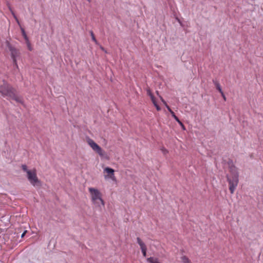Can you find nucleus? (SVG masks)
Instances as JSON below:
<instances>
[{"label": "nucleus", "mask_w": 263, "mask_h": 263, "mask_svg": "<svg viewBox=\"0 0 263 263\" xmlns=\"http://www.w3.org/2000/svg\"><path fill=\"white\" fill-rule=\"evenodd\" d=\"M24 39H25V40L26 41V43H27L30 42L29 40V38L28 37L27 35L25 36V37H24Z\"/></svg>", "instance_id": "nucleus-24"}, {"label": "nucleus", "mask_w": 263, "mask_h": 263, "mask_svg": "<svg viewBox=\"0 0 263 263\" xmlns=\"http://www.w3.org/2000/svg\"><path fill=\"white\" fill-rule=\"evenodd\" d=\"M12 14H13V15L14 18H15V20H16V18H17V17H16V16L15 15V14H14V13H13V12H12Z\"/></svg>", "instance_id": "nucleus-29"}, {"label": "nucleus", "mask_w": 263, "mask_h": 263, "mask_svg": "<svg viewBox=\"0 0 263 263\" xmlns=\"http://www.w3.org/2000/svg\"><path fill=\"white\" fill-rule=\"evenodd\" d=\"M90 34L91 36L92 40L96 44L98 45L99 44L98 42L96 40V39L95 36V35L93 34V32L92 30L90 31Z\"/></svg>", "instance_id": "nucleus-15"}, {"label": "nucleus", "mask_w": 263, "mask_h": 263, "mask_svg": "<svg viewBox=\"0 0 263 263\" xmlns=\"http://www.w3.org/2000/svg\"><path fill=\"white\" fill-rule=\"evenodd\" d=\"M26 232H27V231H25L22 233V234L21 235V237H22H22H23L25 236V234L26 233Z\"/></svg>", "instance_id": "nucleus-27"}, {"label": "nucleus", "mask_w": 263, "mask_h": 263, "mask_svg": "<svg viewBox=\"0 0 263 263\" xmlns=\"http://www.w3.org/2000/svg\"><path fill=\"white\" fill-rule=\"evenodd\" d=\"M147 261L149 263H160L157 258L153 257L147 258Z\"/></svg>", "instance_id": "nucleus-13"}, {"label": "nucleus", "mask_w": 263, "mask_h": 263, "mask_svg": "<svg viewBox=\"0 0 263 263\" xmlns=\"http://www.w3.org/2000/svg\"><path fill=\"white\" fill-rule=\"evenodd\" d=\"M151 100H152V102H153V103L154 105L156 107V108L157 110L158 111H160V110H161V108H160V107L158 105V104H157V102H156V99H155V97H154V96L152 97L151 98Z\"/></svg>", "instance_id": "nucleus-11"}, {"label": "nucleus", "mask_w": 263, "mask_h": 263, "mask_svg": "<svg viewBox=\"0 0 263 263\" xmlns=\"http://www.w3.org/2000/svg\"><path fill=\"white\" fill-rule=\"evenodd\" d=\"M230 175L229 176H239L237 167L233 164L232 161L229 162Z\"/></svg>", "instance_id": "nucleus-6"}, {"label": "nucleus", "mask_w": 263, "mask_h": 263, "mask_svg": "<svg viewBox=\"0 0 263 263\" xmlns=\"http://www.w3.org/2000/svg\"><path fill=\"white\" fill-rule=\"evenodd\" d=\"M147 94L148 96H149L150 97V98H151L152 97H153L154 96L152 92H151V90L149 89H147Z\"/></svg>", "instance_id": "nucleus-20"}, {"label": "nucleus", "mask_w": 263, "mask_h": 263, "mask_svg": "<svg viewBox=\"0 0 263 263\" xmlns=\"http://www.w3.org/2000/svg\"><path fill=\"white\" fill-rule=\"evenodd\" d=\"M165 106L167 108L168 111L171 113L172 116H173V115H174L175 114L174 112L171 109V108L170 107V106L167 104H166Z\"/></svg>", "instance_id": "nucleus-17"}, {"label": "nucleus", "mask_w": 263, "mask_h": 263, "mask_svg": "<svg viewBox=\"0 0 263 263\" xmlns=\"http://www.w3.org/2000/svg\"><path fill=\"white\" fill-rule=\"evenodd\" d=\"M87 142L91 148L96 152L100 156L103 157L105 152L102 149V148L97 144L92 139L88 138Z\"/></svg>", "instance_id": "nucleus-5"}, {"label": "nucleus", "mask_w": 263, "mask_h": 263, "mask_svg": "<svg viewBox=\"0 0 263 263\" xmlns=\"http://www.w3.org/2000/svg\"><path fill=\"white\" fill-rule=\"evenodd\" d=\"M20 28H21V32H22V35L23 36V37L27 36V34L25 31V29L22 27H21Z\"/></svg>", "instance_id": "nucleus-18"}, {"label": "nucleus", "mask_w": 263, "mask_h": 263, "mask_svg": "<svg viewBox=\"0 0 263 263\" xmlns=\"http://www.w3.org/2000/svg\"><path fill=\"white\" fill-rule=\"evenodd\" d=\"M5 43L9 50L13 47L8 41H6Z\"/></svg>", "instance_id": "nucleus-19"}, {"label": "nucleus", "mask_w": 263, "mask_h": 263, "mask_svg": "<svg viewBox=\"0 0 263 263\" xmlns=\"http://www.w3.org/2000/svg\"><path fill=\"white\" fill-rule=\"evenodd\" d=\"M9 51L11 52V56L13 60V62L14 64H15L16 66V57L18 55L19 52L14 47H12L11 48L9 49Z\"/></svg>", "instance_id": "nucleus-7"}, {"label": "nucleus", "mask_w": 263, "mask_h": 263, "mask_svg": "<svg viewBox=\"0 0 263 263\" xmlns=\"http://www.w3.org/2000/svg\"><path fill=\"white\" fill-rule=\"evenodd\" d=\"M21 167H22V168L23 171H24V172H26L27 175H28V172H31V170H28V168H27V165H25V164H23V165H22V166H21Z\"/></svg>", "instance_id": "nucleus-16"}, {"label": "nucleus", "mask_w": 263, "mask_h": 263, "mask_svg": "<svg viewBox=\"0 0 263 263\" xmlns=\"http://www.w3.org/2000/svg\"><path fill=\"white\" fill-rule=\"evenodd\" d=\"M181 258L183 263H192L191 260L186 256H183Z\"/></svg>", "instance_id": "nucleus-14"}, {"label": "nucleus", "mask_w": 263, "mask_h": 263, "mask_svg": "<svg viewBox=\"0 0 263 263\" xmlns=\"http://www.w3.org/2000/svg\"><path fill=\"white\" fill-rule=\"evenodd\" d=\"M226 177L229 184L230 193L233 194L238 185L239 176H229V175H227Z\"/></svg>", "instance_id": "nucleus-4"}, {"label": "nucleus", "mask_w": 263, "mask_h": 263, "mask_svg": "<svg viewBox=\"0 0 263 263\" xmlns=\"http://www.w3.org/2000/svg\"><path fill=\"white\" fill-rule=\"evenodd\" d=\"M104 172L108 174L109 177L113 181L116 180V177L114 174L115 171L114 169L107 167L104 169Z\"/></svg>", "instance_id": "nucleus-9"}, {"label": "nucleus", "mask_w": 263, "mask_h": 263, "mask_svg": "<svg viewBox=\"0 0 263 263\" xmlns=\"http://www.w3.org/2000/svg\"><path fill=\"white\" fill-rule=\"evenodd\" d=\"M161 151H162L163 153L165 155L168 153V151L165 148H162L161 149Z\"/></svg>", "instance_id": "nucleus-22"}, {"label": "nucleus", "mask_w": 263, "mask_h": 263, "mask_svg": "<svg viewBox=\"0 0 263 263\" xmlns=\"http://www.w3.org/2000/svg\"><path fill=\"white\" fill-rule=\"evenodd\" d=\"M137 242L140 247L142 254L143 256L145 257L146 256V250L147 248L145 243L142 241V240L139 238H137Z\"/></svg>", "instance_id": "nucleus-8"}, {"label": "nucleus", "mask_w": 263, "mask_h": 263, "mask_svg": "<svg viewBox=\"0 0 263 263\" xmlns=\"http://www.w3.org/2000/svg\"><path fill=\"white\" fill-rule=\"evenodd\" d=\"M100 48L102 50L105 51V52H106V51L105 50V49L102 47V46H101L100 47Z\"/></svg>", "instance_id": "nucleus-28"}, {"label": "nucleus", "mask_w": 263, "mask_h": 263, "mask_svg": "<svg viewBox=\"0 0 263 263\" xmlns=\"http://www.w3.org/2000/svg\"><path fill=\"white\" fill-rule=\"evenodd\" d=\"M27 177L30 183L33 186H41L42 185L41 181L37 177L35 170H33L31 172H28Z\"/></svg>", "instance_id": "nucleus-3"}, {"label": "nucleus", "mask_w": 263, "mask_h": 263, "mask_svg": "<svg viewBox=\"0 0 263 263\" xmlns=\"http://www.w3.org/2000/svg\"><path fill=\"white\" fill-rule=\"evenodd\" d=\"M15 21H16V22H17V24L19 25V26H20V27H22V26H21V24H20V22H19V20H18V18H16V20H15Z\"/></svg>", "instance_id": "nucleus-26"}, {"label": "nucleus", "mask_w": 263, "mask_h": 263, "mask_svg": "<svg viewBox=\"0 0 263 263\" xmlns=\"http://www.w3.org/2000/svg\"><path fill=\"white\" fill-rule=\"evenodd\" d=\"M87 1H89V2L90 1V0H87Z\"/></svg>", "instance_id": "nucleus-31"}, {"label": "nucleus", "mask_w": 263, "mask_h": 263, "mask_svg": "<svg viewBox=\"0 0 263 263\" xmlns=\"http://www.w3.org/2000/svg\"><path fill=\"white\" fill-rule=\"evenodd\" d=\"M156 93L157 94V95H158V96H159V92H158V91H156Z\"/></svg>", "instance_id": "nucleus-30"}, {"label": "nucleus", "mask_w": 263, "mask_h": 263, "mask_svg": "<svg viewBox=\"0 0 263 263\" xmlns=\"http://www.w3.org/2000/svg\"><path fill=\"white\" fill-rule=\"evenodd\" d=\"M159 98H160V100H161V101L162 102V103L164 104V105L167 104L165 101L163 99V98L161 96H159Z\"/></svg>", "instance_id": "nucleus-23"}, {"label": "nucleus", "mask_w": 263, "mask_h": 263, "mask_svg": "<svg viewBox=\"0 0 263 263\" xmlns=\"http://www.w3.org/2000/svg\"><path fill=\"white\" fill-rule=\"evenodd\" d=\"M172 117L180 125V126H181L183 130H185V128L184 125L182 123V122L179 119V118L175 115V114L174 115H173Z\"/></svg>", "instance_id": "nucleus-12"}, {"label": "nucleus", "mask_w": 263, "mask_h": 263, "mask_svg": "<svg viewBox=\"0 0 263 263\" xmlns=\"http://www.w3.org/2000/svg\"><path fill=\"white\" fill-rule=\"evenodd\" d=\"M26 44H27V46L28 50L29 51H32V47H31V45L30 42H29L26 43Z\"/></svg>", "instance_id": "nucleus-21"}, {"label": "nucleus", "mask_w": 263, "mask_h": 263, "mask_svg": "<svg viewBox=\"0 0 263 263\" xmlns=\"http://www.w3.org/2000/svg\"><path fill=\"white\" fill-rule=\"evenodd\" d=\"M221 94V96L222 97V98H223V99L226 101V97L223 93V91H222V93H220Z\"/></svg>", "instance_id": "nucleus-25"}, {"label": "nucleus", "mask_w": 263, "mask_h": 263, "mask_svg": "<svg viewBox=\"0 0 263 263\" xmlns=\"http://www.w3.org/2000/svg\"><path fill=\"white\" fill-rule=\"evenodd\" d=\"M89 191L91 194V200L93 203L99 207L101 206V205L103 206L104 202L101 198V194L100 191L98 189L92 187L89 188Z\"/></svg>", "instance_id": "nucleus-2"}, {"label": "nucleus", "mask_w": 263, "mask_h": 263, "mask_svg": "<svg viewBox=\"0 0 263 263\" xmlns=\"http://www.w3.org/2000/svg\"><path fill=\"white\" fill-rule=\"evenodd\" d=\"M0 94L7 100L11 99L18 103H23L22 98L16 95V90L7 82H4L3 84L0 86Z\"/></svg>", "instance_id": "nucleus-1"}, {"label": "nucleus", "mask_w": 263, "mask_h": 263, "mask_svg": "<svg viewBox=\"0 0 263 263\" xmlns=\"http://www.w3.org/2000/svg\"><path fill=\"white\" fill-rule=\"evenodd\" d=\"M213 83L215 85L217 89L219 91L220 93H222V89L219 83L216 80H213Z\"/></svg>", "instance_id": "nucleus-10"}]
</instances>
